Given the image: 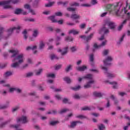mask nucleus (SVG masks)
Masks as SVG:
<instances>
[{
    "label": "nucleus",
    "instance_id": "1",
    "mask_svg": "<svg viewBox=\"0 0 130 130\" xmlns=\"http://www.w3.org/2000/svg\"><path fill=\"white\" fill-rule=\"evenodd\" d=\"M9 52L12 53V55L11 56L12 59V62H14L11 64V68L16 69V68H19L21 63L24 62V55L23 54H19V51L15 50H10Z\"/></svg>",
    "mask_w": 130,
    "mask_h": 130
},
{
    "label": "nucleus",
    "instance_id": "2",
    "mask_svg": "<svg viewBox=\"0 0 130 130\" xmlns=\"http://www.w3.org/2000/svg\"><path fill=\"white\" fill-rule=\"evenodd\" d=\"M83 79H88V80H90L89 81L87 82L86 84L84 85V88L85 89H88L89 88H91V86L94 83H95V81L93 80V75L92 74H87L85 76L82 78H79L78 79V82H81Z\"/></svg>",
    "mask_w": 130,
    "mask_h": 130
},
{
    "label": "nucleus",
    "instance_id": "3",
    "mask_svg": "<svg viewBox=\"0 0 130 130\" xmlns=\"http://www.w3.org/2000/svg\"><path fill=\"white\" fill-rule=\"evenodd\" d=\"M106 10L110 11V14H114L116 16H118V6H114L111 4L107 5L106 7Z\"/></svg>",
    "mask_w": 130,
    "mask_h": 130
},
{
    "label": "nucleus",
    "instance_id": "4",
    "mask_svg": "<svg viewBox=\"0 0 130 130\" xmlns=\"http://www.w3.org/2000/svg\"><path fill=\"white\" fill-rule=\"evenodd\" d=\"M12 3L14 5L19 3L18 0H9L6 1L0 2V6H3L4 9L7 10L8 9H12V6L9 5L10 3Z\"/></svg>",
    "mask_w": 130,
    "mask_h": 130
},
{
    "label": "nucleus",
    "instance_id": "5",
    "mask_svg": "<svg viewBox=\"0 0 130 130\" xmlns=\"http://www.w3.org/2000/svg\"><path fill=\"white\" fill-rule=\"evenodd\" d=\"M20 29H21V27H20V26H18L17 27H14L9 28V29L7 30L8 36L5 37L4 38L5 39H7L8 37H10V36H11V35H12V34H13L14 30H17L16 32L17 33H19L20 31Z\"/></svg>",
    "mask_w": 130,
    "mask_h": 130
},
{
    "label": "nucleus",
    "instance_id": "6",
    "mask_svg": "<svg viewBox=\"0 0 130 130\" xmlns=\"http://www.w3.org/2000/svg\"><path fill=\"white\" fill-rule=\"evenodd\" d=\"M102 70H104V71H105L104 72V74L105 75H106V76H107V77L108 78H109V79H111L112 78H114V77H115V75L113 74H111L109 72H108L107 68H106V67H103L102 68Z\"/></svg>",
    "mask_w": 130,
    "mask_h": 130
},
{
    "label": "nucleus",
    "instance_id": "7",
    "mask_svg": "<svg viewBox=\"0 0 130 130\" xmlns=\"http://www.w3.org/2000/svg\"><path fill=\"white\" fill-rule=\"evenodd\" d=\"M105 25H107L111 30H114L115 28V23L113 22L106 20L105 21Z\"/></svg>",
    "mask_w": 130,
    "mask_h": 130
},
{
    "label": "nucleus",
    "instance_id": "8",
    "mask_svg": "<svg viewBox=\"0 0 130 130\" xmlns=\"http://www.w3.org/2000/svg\"><path fill=\"white\" fill-rule=\"evenodd\" d=\"M113 58L111 56H108L107 58L104 60V66H109L111 64V63H109L112 61Z\"/></svg>",
    "mask_w": 130,
    "mask_h": 130
},
{
    "label": "nucleus",
    "instance_id": "9",
    "mask_svg": "<svg viewBox=\"0 0 130 130\" xmlns=\"http://www.w3.org/2000/svg\"><path fill=\"white\" fill-rule=\"evenodd\" d=\"M93 36H94V34L92 33L90 34V35L88 36H86L85 35L84 36H80V38H82V39H84L86 42H88L93 38Z\"/></svg>",
    "mask_w": 130,
    "mask_h": 130
},
{
    "label": "nucleus",
    "instance_id": "10",
    "mask_svg": "<svg viewBox=\"0 0 130 130\" xmlns=\"http://www.w3.org/2000/svg\"><path fill=\"white\" fill-rule=\"evenodd\" d=\"M106 25H105V23L103 25V28H102L100 30V34L103 33H104V34H107V33L109 32V29L106 27Z\"/></svg>",
    "mask_w": 130,
    "mask_h": 130
},
{
    "label": "nucleus",
    "instance_id": "11",
    "mask_svg": "<svg viewBox=\"0 0 130 130\" xmlns=\"http://www.w3.org/2000/svg\"><path fill=\"white\" fill-rule=\"evenodd\" d=\"M20 121H22V123H27L28 121V119H27V117L22 116L21 118L17 119V122H20Z\"/></svg>",
    "mask_w": 130,
    "mask_h": 130
},
{
    "label": "nucleus",
    "instance_id": "12",
    "mask_svg": "<svg viewBox=\"0 0 130 130\" xmlns=\"http://www.w3.org/2000/svg\"><path fill=\"white\" fill-rule=\"evenodd\" d=\"M69 49V47H66L63 48L64 51L61 50L60 48H59L57 50L58 52H61V55H66L68 53V50Z\"/></svg>",
    "mask_w": 130,
    "mask_h": 130
},
{
    "label": "nucleus",
    "instance_id": "13",
    "mask_svg": "<svg viewBox=\"0 0 130 130\" xmlns=\"http://www.w3.org/2000/svg\"><path fill=\"white\" fill-rule=\"evenodd\" d=\"M106 42H107V41L105 40L103 42L102 44L100 45H98L96 43H95L94 44L93 47L94 48H100L101 46H104L105 44H106Z\"/></svg>",
    "mask_w": 130,
    "mask_h": 130
},
{
    "label": "nucleus",
    "instance_id": "14",
    "mask_svg": "<svg viewBox=\"0 0 130 130\" xmlns=\"http://www.w3.org/2000/svg\"><path fill=\"white\" fill-rule=\"evenodd\" d=\"M77 71L78 72H84L85 70H87V67L86 66H82L81 67H76Z\"/></svg>",
    "mask_w": 130,
    "mask_h": 130
},
{
    "label": "nucleus",
    "instance_id": "15",
    "mask_svg": "<svg viewBox=\"0 0 130 130\" xmlns=\"http://www.w3.org/2000/svg\"><path fill=\"white\" fill-rule=\"evenodd\" d=\"M126 22H127V19H125L123 22H122V24H121L118 27V31H121V29L123 28V25H125L126 24Z\"/></svg>",
    "mask_w": 130,
    "mask_h": 130
},
{
    "label": "nucleus",
    "instance_id": "16",
    "mask_svg": "<svg viewBox=\"0 0 130 130\" xmlns=\"http://www.w3.org/2000/svg\"><path fill=\"white\" fill-rule=\"evenodd\" d=\"M71 19L73 20H77L78 19H80L81 18V16L76 14H73L71 16Z\"/></svg>",
    "mask_w": 130,
    "mask_h": 130
},
{
    "label": "nucleus",
    "instance_id": "17",
    "mask_svg": "<svg viewBox=\"0 0 130 130\" xmlns=\"http://www.w3.org/2000/svg\"><path fill=\"white\" fill-rule=\"evenodd\" d=\"M4 27L0 25V41L4 38Z\"/></svg>",
    "mask_w": 130,
    "mask_h": 130
},
{
    "label": "nucleus",
    "instance_id": "18",
    "mask_svg": "<svg viewBox=\"0 0 130 130\" xmlns=\"http://www.w3.org/2000/svg\"><path fill=\"white\" fill-rule=\"evenodd\" d=\"M77 123H82V122L80 121H73L71 123L70 127L74 128V127L77 125Z\"/></svg>",
    "mask_w": 130,
    "mask_h": 130
},
{
    "label": "nucleus",
    "instance_id": "19",
    "mask_svg": "<svg viewBox=\"0 0 130 130\" xmlns=\"http://www.w3.org/2000/svg\"><path fill=\"white\" fill-rule=\"evenodd\" d=\"M7 105L4 106H0V109H6L9 107V104H10V101H8L6 102Z\"/></svg>",
    "mask_w": 130,
    "mask_h": 130
},
{
    "label": "nucleus",
    "instance_id": "20",
    "mask_svg": "<svg viewBox=\"0 0 130 130\" xmlns=\"http://www.w3.org/2000/svg\"><path fill=\"white\" fill-rule=\"evenodd\" d=\"M45 47V44H44V42L43 41H41L40 42L39 46V49H43Z\"/></svg>",
    "mask_w": 130,
    "mask_h": 130
},
{
    "label": "nucleus",
    "instance_id": "21",
    "mask_svg": "<svg viewBox=\"0 0 130 130\" xmlns=\"http://www.w3.org/2000/svg\"><path fill=\"white\" fill-rule=\"evenodd\" d=\"M69 34H73V35H77V34H79V31H76V30H75V29H73L69 31Z\"/></svg>",
    "mask_w": 130,
    "mask_h": 130
},
{
    "label": "nucleus",
    "instance_id": "22",
    "mask_svg": "<svg viewBox=\"0 0 130 130\" xmlns=\"http://www.w3.org/2000/svg\"><path fill=\"white\" fill-rule=\"evenodd\" d=\"M55 16H49L48 17V19H49V20H51V21H52V23H57V20H56V19H54Z\"/></svg>",
    "mask_w": 130,
    "mask_h": 130
},
{
    "label": "nucleus",
    "instance_id": "23",
    "mask_svg": "<svg viewBox=\"0 0 130 130\" xmlns=\"http://www.w3.org/2000/svg\"><path fill=\"white\" fill-rule=\"evenodd\" d=\"M74 38L72 37L68 36L65 38V41H67V42H70V41H73Z\"/></svg>",
    "mask_w": 130,
    "mask_h": 130
},
{
    "label": "nucleus",
    "instance_id": "24",
    "mask_svg": "<svg viewBox=\"0 0 130 130\" xmlns=\"http://www.w3.org/2000/svg\"><path fill=\"white\" fill-rule=\"evenodd\" d=\"M13 73L11 71H7L6 72L5 74L4 75V77L7 78V77H10V76H12Z\"/></svg>",
    "mask_w": 130,
    "mask_h": 130
},
{
    "label": "nucleus",
    "instance_id": "25",
    "mask_svg": "<svg viewBox=\"0 0 130 130\" xmlns=\"http://www.w3.org/2000/svg\"><path fill=\"white\" fill-rule=\"evenodd\" d=\"M73 68V66L72 65H69L68 66H67V67L65 69V71L67 73H69V72H70V71H71V70H73V69L72 68Z\"/></svg>",
    "mask_w": 130,
    "mask_h": 130
},
{
    "label": "nucleus",
    "instance_id": "26",
    "mask_svg": "<svg viewBox=\"0 0 130 130\" xmlns=\"http://www.w3.org/2000/svg\"><path fill=\"white\" fill-rule=\"evenodd\" d=\"M63 81H64L65 82H66V83H67V84H71V82H72L71 80V79L69 78V77H64L63 79Z\"/></svg>",
    "mask_w": 130,
    "mask_h": 130
},
{
    "label": "nucleus",
    "instance_id": "27",
    "mask_svg": "<svg viewBox=\"0 0 130 130\" xmlns=\"http://www.w3.org/2000/svg\"><path fill=\"white\" fill-rule=\"evenodd\" d=\"M110 85H113V88L114 89H117V83L115 82H109Z\"/></svg>",
    "mask_w": 130,
    "mask_h": 130
},
{
    "label": "nucleus",
    "instance_id": "28",
    "mask_svg": "<svg viewBox=\"0 0 130 130\" xmlns=\"http://www.w3.org/2000/svg\"><path fill=\"white\" fill-rule=\"evenodd\" d=\"M23 12V10L21 9H17L15 12L14 14H16V15H19L20 14H21V13H22Z\"/></svg>",
    "mask_w": 130,
    "mask_h": 130
},
{
    "label": "nucleus",
    "instance_id": "29",
    "mask_svg": "<svg viewBox=\"0 0 130 130\" xmlns=\"http://www.w3.org/2000/svg\"><path fill=\"white\" fill-rule=\"evenodd\" d=\"M50 57L51 59V60H53V59H54L55 58L56 59H58V57H57L56 55H55V54H52L50 55Z\"/></svg>",
    "mask_w": 130,
    "mask_h": 130
},
{
    "label": "nucleus",
    "instance_id": "30",
    "mask_svg": "<svg viewBox=\"0 0 130 130\" xmlns=\"http://www.w3.org/2000/svg\"><path fill=\"white\" fill-rule=\"evenodd\" d=\"M55 4V2H50L47 4H45V7L46 8H49L50 7H52V5H54Z\"/></svg>",
    "mask_w": 130,
    "mask_h": 130
},
{
    "label": "nucleus",
    "instance_id": "31",
    "mask_svg": "<svg viewBox=\"0 0 130 130\" xmlns=\"http://www.w3.org/2000/svg\"><path fill=\"white\" fill-rule=\"evenodd\" d=\"M27 30L25 29L23 32H22V34H23L24 39L25 40H27L28 39V36H27Z\"/></svg>",
    "mask_w": 130,
    "mask_h": 130
},
{
    "label": "nucleus",
    "instance_id": "32",
    "mask_svg": "<svg viewBox=\"0 0 130 130\" xmlns=\"http://www.w3.org/2000/svg\"><path fill=\"white\" fill-rule=\"evenodd\" d=\"M38 36V30L35 29L32 34V36L33 37H35V38H36V37H37Z\"/></svg>",
    "mask_w": 130,
    "mask_h": 130
},
{
    "label": "nucleus",
    "instance_id": "33",
    "mask_svg": "<svg viewBox=\"0 0 130 130\" xmlns=\"http://www.w3.org/2000/svg\"><path fill=\"white\" fill-rule=\"evenodd\" d=\"M81 110L86 111V110H92L91 107H89L88 106L84 107L81 109Z\"/></svg>",
    "mask_w": 130,
    "mask_h": 130
},
{
    "label": "nucleus",
    "instance_id": "34",
    "mask_svg": "<svg viewBox=\"0 0 130 130\" xmlns=\"http://www.w3.org/2000/svg\"><path fill=\"white\" fill-rule=\"evenodd\" d=\"M93 95L95 97H101V96H102V94H101V93H99V92H93Z\"/></svg>",
    "mask_w": 130,
    "mask_h": 130
},
{
    "label": "nucleus",
    "instance_id": "35",
    "mask_svg": "<svg viewBox=\"0 0 130 130\" xmlns=\"http://www.w3.org/2000/svg\"><path fill=\"white\" fill-rule=\"evenodd\" d=\"M79 89H81V86L80 85L72 88V89L74 91H79Z\"/></svg>",
    "mask_w": 130,
    "mask_h": 130
},
{
    "label": "nucleus",
    "instance_id": "36",
    "mask_svg": "<svg viewBox=\"0 0 130 130\" xmlns=\"http://www.w3.org/2000/svg\"><path fill=\"white\" fill-rule=\"evenodd\" d=\"M43 69H40L39 70L36 72V76H40V74H41V72H43Z\"/></svg>",
    "mask_w": 130,
    "mask_h": 130
},
{
    "label": "nucleus",
    "instance_id": "37",
    "mask_svg": "<svg viewBox=\"0 0 130 130\" xmlns=\"http://www.w3.org/2000/svg\"><path fill=\"white\" fill-rule=\"evenodd\" d=\"M98 127L100 130H104L105 128V126L103 124H101Z\"/></svg>",
    "mask_w": 130,
    "mask_h": 130
},
{
    "label": "nucleus",
    "instance_id": "38",
    "mask_svg": "<svg viewBox=\"0 0 130 130\" xmlns=\"http://www.w3.org/2000/svg\"><path fill=\"white\" fill-rule=\"evenodd\" d=\"M125 37V35H124V34L122 36V37H121V38L120 39L119 42L117 43H118V44H120L121 43V42H122V41H123V39H124Z\"/></svg>",
    "mask_w": 130,
    "mask_h": 130
},
{
    "label": "nucleus",
    "instance_id": "39",
    "mask_svg": "<svg viewBox=\"0 0 130 130\" xmlns=\"http://www.w3.org/2000/svg\"><path fill=\"white\" fill-rule=\"evenodd\" d=\"M58 122V121H51V122H50V125H55V124H56V123H57Z\"/></svg>",
    "mask_w": 130,
    "mask_h": 130
},
{
    "label": "nucleus",
    "instance_id": "40",
    "mask_svg": "<svg viewBox=\"0 0 130 130\" xmlns=\"http://www.w3.org/2000/svg\"><path fill=\"white\" fill-rule=\"evenodd\" d=\"M48 78H55L54 74H49L47 75Z\"/></svg>",
    "mask_w": 130,
    "mask_h": 130
},
{
    "label": "nucleus",
    "instance_id": "41",
    "mask_svg": "<svg viewBox=\"0 0 130 130\" xmlns=\"http://www.w3.org/2000/svg\"><path fill=\"white\" fill-rule=\"evenodd\" d=\"M67 111H69L68 109H63L61 110L59 112V114H62V113H64V112H67Z\"/></svg>",
    "mask_w": 130,
    "mask_h": 130
},
{
    "label": "nucleus",
    "instance_id": "42",
    "mask_svg": "<svg viewBox=\"0 0 130 130\" xmlns=\"http://www.w3.org/2000/svg\"><path fill=\"white\" fill-rule=\"evenodd\" d=\"M67 11H68L69 12H75L76 11V9L71 7L68 8Z\"/></svg>",
    "mask_w": 130,
    "mask_h": 130
},
{
    "label": "nucleus",
    "instance_id": "43",
    "mask_svg": "<svg viewBox=\"0 0 130 130\" xmlns=\"http://www.w3.org/2000/svg\"><path fill=\"white\" fill-rule=\"evenodd\" d=\"M90 61L93 62L94 61V55L91 54L89 57Z\"/></svg>",
    "mask_w": 130,
    "mask_h": 130
},
{
    "label": "nucleus",
    "instance_id": "44",
    "mask_svg": "<svg viewBox=\"0 0 130 130\" xmlns=\"http://www.w3.org/2000/svg\"><path fill=\"white\" fill-rule=\"evenodd\" d=\"M32 76H33L32 72H29V73H26V77L27 78H30V77H32Z\"/></svg>",
    "mask_w": 130,
    "mask_h": 130
},
{
    "label": "nucleus",
    "instance_id": "45",
    "mask_svg": "<svg viewBox=\"0 0 130 130\" xmlns=\"http://www.w3.org/2000/svg\"><path fill=\"white\" fill-rule=\"evenodd\" d=\"M80 29H84L86 27V24L85 23H82L79 25Z\"/></svg>",
    "mask_w": 130,
    "mask_h": 130
},
{
    "label": "nucleus",
    "instance_id": "46",
    "mask_svg": "<svg viewBox=\"0 0 130 130\" xmlns=\"http://www.w3.org/2000/svg\"><path fill=\"white\" fill-rule=\"evenodd\" d=\"M15 91L17 92V93H22V89L19 88H15Z\"/></svg>",
    "mask_w": 130,
    "mask_h": 130
},
{
    "label": "nucleus",
    "instance_id": "47",
    "mask_svg": "<svg viewBox=\"0 0 130 130\" xmlns=\"http://www.w3.org/2000/svg\"><path fill=\"white\" fill-rule=\"evenodd\" d=\"M77 118H80L81 119H83V118H86V117L85 116L82 115H79L77 116H76Z\"/></svg>",
    "mask_w": 130,
    "mask_h": 130
},
{
    "label": "nucleus",
    "instance_id": "48",
    "mask_svg": "<svg viewBox=\"0 0 130 130\" xmlns=\"http://www.w3.org/2000/svg\"><path fill=\"white\" fill-rule=\"evenodd\" d=\"M108 52H109V51L108 50H105L103 51V54H104V55H107V54H108Z\"/></svg>",
    "mask_w": 130,
    "mask_h": 130
},
{
    "label": "nucleus",
    "instance_id": "49",
    "mask_svg": "<svg viewBox=\"0 0 130 130\" xmlns=\"http://www.w3.org/2000/svg\"><path fill=\"white\" fill-rule=\"evenodd\" d=\"M56 16H58L59 17H61V16H62V13H61V12H56L55 13Z\"/></svg>",
    "mask_w": 130,
    "mask_h": 130
},
{
    "label": "nucleus",
    "instance_id": "50",
    "mask_svg": "<svg viewBox=\"0 0 130 130\" xmlns=\"http://www.w3.org/2000/svg\"><path fill=\"white\" fill-rule=\"evenodd\" d=\"M91 115H93V116H95V117H98V116H99L100 115L99 113H91Z\"/></svg>",
    "mask_w": 130,
    "mask_h": 130
},
{
    "label": "nucleus",
    "instance_id": "51",
    "mask_svg": "<svg viewBox=\"0 0 130 130\" xmlns=\"http://www.w3.org/2000/svg\"><path fill=\"white\" fill-rule=\"evenodd\" d=\"M24 9H27V10H30V5L28 4H26L24 5Z\"/></svg>",
    "mask_w": 130,
    "mask_h": 130
},
{
    "label": "nucleus",
    "instance_id": "52",
    "mask_svg": "<svg viewBox=\"0 0 130 130\" xmlns=\"http://www.w3.org/2000/svg\"><path fill=\"white\" fill-rule=\"evenodd\" d=\"M73 98L74 99H80V96L78 94H75Z\"/></svg>",
    "mask_w": 130,
    "mask_h": 130
},
{
    "label": "nucleus",
    "instance_id": "53",
    "mask_svg": "<svg viewBox=\"0 0 130 130\" xmlns=\"http://www.w3.org/2000/svg\"><path fill=\"white\" fill-rule=\"evenodd\" d=\"M14 91H16L15 88H10L9 89V92L10 93H12V92H14Z\"/></svg>",
    "mask_w": 130,
    "mask_h": 130
},
{
    "label": "nucleus",
    "instance_id": "54",
    "mask_svg": "<svg viewBox=\"0 0 130 130\" xmlns=\"http://www.w3.org/2000/svg\"><path fill=\"white\" fill-rule=\"evenodd\" d=\"M106 107H107V108H108V107H110V102L109 101V100H108V101H107Z\"/></svg>",
    "mask_w": 130,
    "mask_h": 130
},
{
    "label": "nucleus",
    "instance_id": "55",
    "mask_svg": "<svg viewBox=\"0 0 130 130\" xmlns=\"http://www.w3.org/2000/svg\"><path fill=\"white\" fill-rule=\"evenodd\" d=\"M71 50L72 51V52H75L77 49H76V47H72L71 48Z\"/></svg>",
    "mask_w": 130,
    "mask_h": 130
},
{
    "label": "nucleus",
    "instance_id": "56",
    "mask_svg": "<svg viewBox=\"0 0 130 130\" xmlns=\"http://www.w3.org/2000/svg\"><path fill=\"white\" fill-rule=\"evenodd\" d=\"M11 127H14L15 128H18V127H20V125H12Z\"/></svg>",
    "mask_w": 130,
    "mask_h": 130
},
{
    "label": "nucleus",
    "instance_id": "57",
    "mask_svg": "<svg viewBox=\"0 0 130 130\" xmlns=\"http://www.w3.org/2000/svg\"><path fill=\"white\" fill-rule=\"evenodd\" d=\"M43 14H44V15H50V11H45L43 12Z\"/></svg>",
    "mask_w": 130,
    "mask_h": 130
},
{
    "label": "nucleus",
    "instance_id": "58",
    "mask_svg": "<svg viewBox=\"0 0 130 130\" xmlns=\"http://www.w3.org/2000/svg\"><path fill=\"white\" fill-rule=\"evenodd\" d=\"M54 30L57 33H60V32H61V30H60V29H59V28H56L54 29Z\"/></svg>",
    "mask_w": 130,
    "mask_h": 130
},
{
    "label": "nucleus",
    "instance_id": "59",
    "mask_svg": "<svg viewBox=\"0 0 130 130\" xmlns=\"http://www.w3.org/2000/svg\"><path fill=\"white\" fill-rule=\"evenodd\" d=\"M7 123H8V122H5L3 123L2 124H1L0 125V127H4V126H5V125H6V124H7Z\"/></svg>",
    "mask_w": 130,
    "mask_h": 130
},
{
    "label": "nucleus",
    "instance_id": "60",
    "mask_svg": "<svg viewBox=\"0 0 130 130\" xmlns=\"http://www.w3.org/2000/svg\"><path fill=\"white\" fill-rule=\"evenodd\" d=\"M7 64H8L7 63H4L3 66L0 67L1 69H5V68H6V67H7Z\"/></svg>",
    "mask_w": 130,
    "mask_h": 130
},
{
    "label": "nucleus",
    "instance_id": "61",
    "mask_svg": "<svg viewBox=\"0 0 130 130\" xmlns=\"http://www.w3.org/2000/svg\"><path fill=\"white\" fill-rule=\"evenodd\" d=\"M57 22L58 23V24H59L60 25H62V24L63 23V21L62 20H60L58 21H57Z\"/></svg>",
    "mask_w": 130,
    "mask_h": 130
},
{
    "label": "nucleus",
    "instance_id": "62",
    "mask_svg": "<svg viewBox=\"0 0 130 130\" xmlns=\"http://www.w3.org/2000/svg\"><path fill=\"white\" fill-rule=\"evenodd\" d=\"M61 68V65H57L55 67V70H59Z\"/></svg>",
    "mask_w": 130,
    "mask_h": 130
},
{
    "label": "nucleus",
    "instance_id": "63",
    "mask_svg": "<svg viewBox=\"0 0 130 130\" xmlns=\"http://www.w3.org/2000/svg\"><path fill=\"white\" fill-rule=\"evenodd\" d=\"M62 101H63V103H64L65 104H66V103H68V102L69 101V100H68V99H64Z\"/></svg>",
    "mask_w": 130,
    "mask_h": 130
},
{
    "label": "nucleus",
    "instance_id": "64",
    "mask_svg": "<svg viewBox=\"0 0 130 130\" xmlns=\"http://www.w3.org/2000/svg\"><path fill=\"white\" fill-rule=\"evenodd\" d=\"M29 13H31L32 15H35V11L32 9H29Z\"/></svg>",
    "mask_w": 130,
    "mask_h": 130
}]
</instances>
